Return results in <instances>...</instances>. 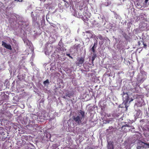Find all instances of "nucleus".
Here are the masks:
<instances>
[{"instance_id": "20", "label": "nucleus", "mask_w": 149, "mask_h": 149, "mask_svg": "<svg viewBox=\"0 0 149 149\" xmlns=\"http://www.w3.org/2000/svg\"><path fill=\"white\" fill-rule=\"evenodd\" d=\"M134 100V99L132 98H130V100L129 101V103H130L132 101Z\"/></svg>"}, {"instance_id": "27", "label": "nucleus", "mask_w": 149, "mask_h": 149, "mask_svg": "<svg viewBox=\"0 0 149 149\" xmlns=\"http://www.w3.org/2000/svg\"><path fill=\"white\" fill-rule=\"evenodd\" d=\"M42 1H45L46 0H40Z\"/></svg>"}, {"instance_id": "7", "label": "nucleus", "mask_w": 149, "mask_h": 149, "mask_svg": "<svg viewBox=\"0 0 149 149\" xmlns=\"http://www.w3.org/2000/svg\"><path fill=\"white\" fill-rule=\"evenodd\" d=\"M97 37L101 40H104V38L101 35L99 34L98 35Z\"/></svg>"}, {"instance_id": "4", "label": "nucleus", "mask_w": 149, "mask_h": 149, "mask_svg": "<svg viewBox=\"0 0 149 149\" xmlns=\"http://www.w3.org/2000/svg\"><path fill=\"white\" fill-rule=\"evenodd\" d=\"M2 45L8 49L10 50H12V47L11 45L10 44H7L4 41H2Z\"/></svg>"}, {"instance_id": "1", "label": "nucleus", "mask_w": 149, "mask_h": 149, "mask_svg": "<svg viewBox=\"0 0 149 149\" xmlns=\"http://www.w3.org/2000/svg\"><path fill=\"white\" fill-rule=\"evenodd\" d=\"M85 112L84 111L79 110L77 112V115L74 116L72 117L74 121L78 125L81 124L84 120Z\"/></svg>"}, {"instance_id": "29", "label": "nucleus", "mask_w": 149, "mask_h": 149, "mask_svg": "<svg viewBox=\"0 0 149 149\" xmlns=\"http://www.w3.org/2000/svg\"><path fill=\"white\" fill-rule=\"evenodd\" d=\"M63 98L65 99V96H64L63 97Z\"/></svg>"}, {"instance_id": "31", "label": "nucleus", "mask_w": 149, "mask_h": 149, "mask_svg": "<svg viewBox=\"0 0 149 149\" xmlns=\"http://www.w3.org/2000/svg\"><path fill=\"white\" fill-rule=\"evenodd\" d=\"M75 0V1H79V0Z\"/></svg>"}, {"instance_id": "6", "label": "nucleus", "mask_w": 149, "mask_h": 149, "mask_svg": "<svg viewBox=\"0 0 149 149\" xmlns=\"http://www.w3.org/2000/svg\"><path fill=\"white\" fill-rule=\"evenodd\" d=\"M107 148H108V149H113V145L112 142H109L108 143Z\"/></svg>"}, {"instance_id": "26", "label": "nucleus", "mask_w": 149, "mask_h": 149, "mask_svg": "<svg viewBox=\"0 0 149 149\" xmlns=\"http://www.w3.org/2000/svg\"><path fill=\"white\" fill-rule=\"evenodd\" d=\"M86 33H89L90 32V31H86Z\"/></svg>"}, {"instance_id": "30", "label": "nucleus", "mask_w": 149, "mask_h": 149, "mask_svg": "<svg viewBox=\"0 0 149 149\" xmlns=\"http://www.w3.org/2000/svg\"><path fill=\"white\" fill-rule=\"evenodd\" d=\"M86 19L87 20H88V18H87V17L86 18Z\"/></svg>"}, {"instance_id": "18", "label": "nucleus", "mask_w": 149, "mask_h": 149, "mask_svg": "<svg viewBox=\"0 0 149 149\" xmlns=\"http://www.w3.org/2000/svg\"><path fill=\"white\" fill-rule=\"evenodd\" d=\"M66 55L68 56V57H70V58H71L72 59H73V58L72 57V56H71L70 54H66Z\"/></svg>"}, {"instance_id": "8", "label": "nucleus", "mask_w": 149, "mask_h": 149, "mask_svg": "<svg viewBox=\"0 0 149 149\" xmlns=\"http://www.w3.org/2000/svg\"><path fill=\"white\" fill-rule=\"evenodd\" d=\"M96 57V54H95V53H93V56L92 57V58L93 62L94 60H95Z\"/></svg>"}, {"instance_id": "17", "label": "nucleus", "mask_w": 149, "mask_h": 149, "mask_svg": "<svg viewBox=\"0 0 149 149\" xmlns=\"http://www.w3.org/2000/svg\"><path fill=\"white\" fill-rule=\"evenodd\" d=\"M103 43H104L103 41H100V42H99V44H100V45H102L103 44Z\"/></svg>"}, {"instance_id": "9", "label": "nucleus", "mask_w": 149, "mask_h": 149, "mask_svg": "<svg viewBox=\"0 0 149 149\" xmlns=\"http://www.w3.org/2000/svg\"><path fill=\"white\" fill-rule=\"evenodd\" d=\"M79 44H78L77 45H74V47H75L74 48L77 49V51H78L79 47Z\"/></svg>"}, {"instance_id": "5", "label": "nucleus", "mask_w": 149, "mask_h": 149, "mask_svg": "<svg viewBox=\"0 0 149 149\" xmlns=\"http://www.w3.org/2000/svg\"><path fill=\"white\" fill-rule=\"evenodd\" d=\"M74 93L73 92H68L67 93H66L65 94L66 96L68 97H69L72 96L73 95Z\"/></svg>"}, {"instance_id": "22", "label": "nucleus", "mask_w": 149, "mask_h": 149, "mask_svg": "<svg viewBox=\"0 0 149 149\" xmlns=\"http://www.w3.org/2000/svg\"><path fill=\"white\" fill-rule=\"evenodd\" d=\"M148 1V0H145V3H147Z\"/></svg>"}, {"instance_id": "14", "label": "nucleus", "mask_w": 149, "mask_h": 149, "mask_svg": "<svg viewBox=\"0 0 149 149\" xmlns=\"http://www.w3.org/2000/svg\"><path fill=\"white\" fill-rule=\"evenodd\" d=\"M97 44V40H96V41H95V43H94L93 46H95V47H96Z\"/></svg>"}, {"instance_id": "16", "label": "nucleus", "mask_w": 149, "mask_h": 149, "mask_svg": "<svg viewBox=\"0 0 149 149\" xmlns=\"http://www.w3.org/2000/svg\"><path fill=\"white\" fill-rule=\"evenodd\" d=\"M142 43H143V47H144L145 49H146V45L145 44H144L143 42H142Z\"/></svg>"}, {"instance_id": "24", "label": "nucleus", "mask_w": 149, "mask_h": 149, "mask_svg": "<svg viewBox=\"0 0 149 149\" xmlns=\"http://www.w3.org/2000/svg\"><path fill=\"white\" fill-rule=\"evenodd\" d=\"M113 127L112 126L109 127V129L111 130L112 129Z\"/></svg>"}, {"instance_id": "19", "label": "nucleus", "mask_w": 149, "mask_h": 149, "mask_svg": "<svg viewBox=\"0 0 149 149\" xmlns=\"http://www.w3.org/2000/svg\"><path fill=\"white\" fill-rule=\"evenodd\" d=\"M91 50L94 53V54H95V49H91Z\"/></svg>"}, {"instance_id": "15", "label": "nucleus", "mask_w": 149, "mask_h": 149, "mask_svg": "<svg viewBox=\"0 0 149 149\" xmlns=\"http://www.w3.org/2000/svg\"><path fill=\"white\" fill-rule=\"evenodd\" d=\"M129 127L130 126L128 124H126L125 125L123 126H122V129H123V127Z\"/></svg>"}, {"instance_id": "10", "label": "nucleus", "mask_w": 149, "mask_h": 149, "mask_svg": "<svg viewBox=\"0 0 149 149\" xmlns=\"http://www.w3.org/2000/svg\"><path fill=\"white\" fill-rule=\"evenodd\" d=\"M143 144H144V145L146 147V148H149V143H143Z\"/></svg>"}, {"instance_id": "12", "label": "nucleus", "mask_w": 149, "mask_h": 149, "mask_svg": "<svg viewBox=\"0 0 149 149\" xmlns=\"http://www.w3.org/2000/svg\"><path fill=\"white\" fill-rule=\"evenodd\" d=\"M49 80L48 79H47V80L44 81V82H43V84L45 85L46 84H49Z\"/></svg>"}, {"instance_id": "23", "label": "nucleus", "mask_w": 149, "mask_h": 149, "mask_svg": "<svg viewBox=\"0 0 149 149\" xmlns=\"http://www.w3.org/2000/svg\"><path fill=\"white\" fill-rule=\"evenodd\" d=\"M95 48H96V47H95V46H93L92 47L91 49H95Z\"/></svg>"}, {"instance_id": "25", "label": "nucleus", "mask_w": 149, "mask_h": 149, "mask_svg": "<svg viewBox=\"0 0 149 149\" xmlns=\"http://www.w3.org/2000/svg\"><path fill=\"white\" fill-rule=\"evenodd\" d=\"M116 117H118V116H119V115L118 114H117V115H116Z\"/></svg>"}, {"instance_id": "21", "label": "nucleus", "mask_w": 149, "mask_h": 149, "mask_svg": "<svg viewBox=\"0 0 149 149\" xmlns=\"http://www.w3.org/2000/svg\"><path fill=\"white\" fill-rule=\"evenodd\" d=\"M143 42V41H141H141H138V45L140 46V42Z\"/></svg>"}, {"instance_id": "3", "label": "nucleus", "mask_w": 149, "mask_h": 149, "mask_svg": "<svg viewBox=\"0 0 149 149\" xmlns=\"http://www.w3.org/2000/svg\"><path fill=\"white\" fill-rule=\"evenodd\" d=\"M84 58L80 57L77 58V61H76V64L79 66H81V65L84 62Z\"/></svg>"}, {"instance_id": "2", "label": "nucleus", "mask_w": 149, "mask_h": 149, "mask_svg": "<svg viewBox=\"0 0 149 149\" xmlns=\"http://www.w3.org/2000/svg\"><path fill=\"white\" fill-rule=\"evenodd\" d=\"M124 95L125 96V97H123V102L122 104L124 106L121 107L123 108L125 107L126 108V109H127L128 106H127V104L129 100V94L127 93H123V96Z\"/></svg>"}, {"instance_id": "11", "label": "nucleus", "mask_w": 149, "mask_h": 149, "mask_svg": "<svg viewBox=\"0 0 149 149\" xmlns=\"http://www.w3.org/2000/svg\"><path fill=\"white\" fill-rule=\"evenodd\" d=\"M24 42L26 43V45H29V41L28 40H26L24 41Z\"/></svg>"}, {"instance_id": "28", "label": "nucleus", "mask_w": 149, "mask_h": 149, "mask_svg": "<svg viewBox=\"0 0 149 149\" xmlns=\"http://www.w3.org/2000/svg\"><path fill=\"white\" fill-rule=\"evenodd\" d=\"M15 1H20L19 0H15Z\"/></svg>"}, {"instance_id": "13", "label": "nucleus", "mask_w": 149, "mask_h": 149, "mask_svg": "<svg viewBox=\"0 0 149 149\" xmlns=\"http://www.w3.org/2000/svg\"><path fill=\"white\" fill-rule=\"evenodd\" d=\"M10 0H3V2L5 4H7L8 3V2L10 1Z\"/></svg>"}]
</instances>
